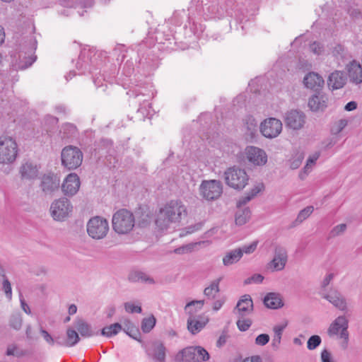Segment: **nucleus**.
<instances>
[{
	"label": "nucleus",
	"instance_id": "obj_49",
	"mask_svg": "<svg viewBox=\"0 0 362 362\" xmlns=\"http://www.w3.org/2000/svg\"><path fill=\"white\" fill-rule=\"evenodd\" d=\"M252 325V321L250 319L244 317H238L237 321V326L240 331H246Z\"/></svg>",
	"mask_w": 362,
	"mask_h": 362
},
{
	"label": "nucleus",
	"instance_id": "obj_48",
	"mask_svg": "<svg viewBox=\"0 0 362 362\" xmlns=\"http://www.w3.org/2000/svg\"><path fill=\"white\" fill-rule=\"evenodd\" d=\"M197 362L204 361L209 358V354L206 349L201 346L194 347Z\"/></svg>",
	"mask_w": 362,
	"mask_h": 362
},
{
	"label": "nucleus",
	"instance_id": "obj_3",
	"mask_svg": "<svg viewBox=\"0 0 362 362\" xmlns=\"http://www.w3.org/2000/svg\"><path fill=\"white\" fill-rule=\"evenodd\" d=\"M112 223V228L117 233L127 234L133 229L135 219L132 212L122 209L114 214Z\"/></svg>",
	"mask_w": 362,
	"mask_h": 362
},
{
	"label": "nucleus",
	"instance_id": "obj_39",
	"mask_svg": "<svg viewBox=\"0 0 362 362\" xmlns=\"http://www.w3.org/2000/svg\"><path fill=\"white\" fill-rule=\"evenodd\" d=\"M6 354L8 356H13L20 358L27 355V351L18 349L16 344H12L7 346Z\"/></svg>",
	"mask_w": 362,
	"mask_h": 362
},
{
	"label": "nucleus",
	"instance_id": "obj_16",
	"mask_svg": "<svg viewBox=\"0 0 362 362\" xmlns=\"http://www.w3.org/2000/svg\"><path fill=\"white\" fill-rule=\"evenodd\" d=\"M80 185L79 177L76 173H70L64 179L62 189L65 195L72 197L78 191Z\"/></svg>",
	"mask_w": 362,
	"mask_h": 362
},
{
	"label": "nucleus",
	"instance_id": "obj_62",
	"mask_svg": "<svg viewBox=\"0 0 362 362\" xmlns=\"http://www.w3.org/2000/svg\"><path fill=\"white\" fill-rule=\"evenodd\" d=\"M349 15L354 18H359L362 16L361 12L356 8H350L348 10Z\"/></svg>",
	"mask_w": 362,
	"mask_h": 362
},
{
	"label": "nucleus",
	"instance_id": "obj_34",
	"mask_svg": "<svg viewBox=\"0 0 362 362\" xmlns=\"http://www.w3.org/2000/svg\"><path fill=\"white\" fill-rule=\"evenodd\" d=\"M332 54L338 61L341 60L342 62L351 57L348 51L341 45H337L334 47Z\"/></svg>",
	"mask_w": 362,
	"mask_h": 362
},
{
	"label": "nucleus",
	"instance_id": "obj_10",
	"mask_svg": "<svg viewBox=\"0 0 362 362\" xmlns=\"http://www.w3.org/2000/svg\"><path fill=\"white\" fill-rule=\"evenodd\" d=\"M200 194L207 200L218 198L223 192L222 184L219 180H204L199 186Z\"/></svg>",
	"mask_w": 362,
	"mask_h": 362
},
{
	"label": "nucleus",
	"instance_id": "obj_21",
	"mask_svg": "<svg viewBox=\"0 0 362 362\" xmlns=\"http://www.w3.org/2000/svg\"><path fill=\"white\" fill-rule=\"evenodd\" d=\"M327 95L323 93L318 92L309 99L308 106L312 111H323L327 106Z\"/></svg>",
	"mask_w": 362,
	"mask_h": 362
},
{
	"label": "nucleus",
	"instance_id": "obj_30",
	"mask_svg": "<svg viewBox=\"0 0 362 362\" xmlns=\"http://www.w3.org/2000/svg\"><path fill=\"white\" fill-rule=\"evenodd\" d=\"M251 217V211L249 208H239L235 216V222L237 226L245 224Z\"/></svg>",
	"mask_w": 362,
	"mask_h": 362
},
{
	"label": "nucleus",
	"instance_id": "obj_6",
	"mask_svg": "<svg viewBox=\"0 0 362 362\" xmlns=\"http://www.w3.org/2000/svg\"><path fill=\"white\" fill-rule=\"evenodd\" d=\"M83 158L81 149L71 145L65 146L61 153L62 164L69 170L78 168L83 162Z\"/></svg>",
	"mask_w": 362,
	"mask_h": 362
},
{
	"label": "nucleus",
	"instance_id": "obj_59",
	"mask_svg": "<svg viewBox=\"0 0 362 362\" xmlns=\"http://www.w3.org/2000/svg\"><path fill=\"white\" fill-rule=\"evenodd\" d=\"M252 198L250 197L249 194H246L245 196L241 197L237 203V206L240 208L242 206L245 205L247 202H249Z\"/></svg>",
	"mask_w": 362,
	"mask_h": 362
},
{
	"label": "nucleus",
	"instance_id": "obj_1",
	"mask_svg": "<svg viewBox=\"0 0 362 362\" xmlns=\"http://www.w3.org/2000/svg\"><path fill=\"white\" fill-rule=\"evenodd\" d=\"M187 215V209L180 200H171L159 210L156 219V226L161 230L166 229L173 223H178L182 216Z\"/></svg>",
	"mask_w": 362,
	"mask_h": 362
},
{
	"label": "nucleus",
	"instance_id": "obj_46",
	"mask_svg": "<svg viewBox=\"0 0 362 362\" xmlns=\"http://www.w3.org/2000/svg\"><path fill=\"white\" fill-rule=\"evenodd\" d=\"M321 342H322V339L320 336L313 335L308 340L307 348L309 350H314L317 346H320Z\"/></svg>",
	"mask_w": 362,
	"mask_h": 362
},
{
	"label": "nucleus",
	"instance_id": "obj_25",
	"mask_svg": "<svg viewBox=\"0 0 362 362\" xmlns=\"http://www.w3.org/2000/svg\"><path fill=\"white\" fill-rule=\"evenodd\" d=\"M80 340L78 334L72 329L66 330V339H61L60 337L56 338V344L59 346L71 347L75 346Z\"/></svg>",
	"mask_w": 362,
	"mask_h": 362
},
{
	"label": "nucleus",
	"instance_id": "obj_47",
	"mask_svg": "<svg viewBox=\"0 0 362 362\" xmlns=\"http://www.w3.org/2000/svg\"><path fill=\"white\" fill-rule=\"evenodd\" d=\"M124 308L126 312L129 313H141L142 311L141 303L135 305L132 302H127L124 304Z\"/></svg>",
	"mask_w": 362,
	"mask_h": 362
},
{
	"label": "nucleus",
	"instance_id": "obj_24",
	"mask_svg": "<svg viewBox=\"0 0 362 362\" xmlns=\"http://www.w3.org/2000/svg\"><path fill=\"white\" fill-rule=\"evenodd\" d=\"M19 173L22 180H33L38 175V169L36 165L27 162L22 164Z\"/></svg>",
	"mask_w": 362,
	"mask_h": 362
},
{
	"label": "nucleus",
	"instance_id": "obj_63",
	"mask_svg": "<svg viewBox=\"0 0 362 362\" xmlns=\"http://www.w3.org/2000/svg\"><path fill=\"white\" fill-rule=\"evenodd\" d=\"M243 362H262V360L259 356H253L252 357L246 358Z\"/></svg>",
	"mask_w": 362,
	"mask_h": 362
},
{
	"label": "nucleus",
	"instance_id": "obj_11",
	"mask_svg": "<svg viewBox=\"0 0 362 362\" xmlns=\"http://www.w3.org/2000/svg\"><path fill=\"white\" fill-rule=\"evenodd\" d=\"M288 262V253L285 247L278 245L274 251L272 259L267 263V268L271 272L282 271Z\"/></svg>",
	"mask_w": 362,
	"mask_h": 362
},
{
	"label": "nucleus",
	"instance_id": "obj_42",
	"mask_svg": "<svg viewBox=\"0 0 362 362\" xmlns=\"http://www.w3.org/2000/svg\"><path fill=\"white\" fill-rule=\"evenodd\" d=\"M23 319L19 313H14L11 316L9 325L15 330H20L22 327Z\"/></svg>",
	"mask_w": 362,
	"mask_h": 362
},
{
	"label": "nucleus",
	"instance_id": "obj_36",
	"mask_svg": "<svg viewBox=\"0 0 362 362\" xmlns=\"http://www.w3.org/2000/svg\"><path fill=\"white\" fill-rule=\"evenodd\" d=\"M76 328L82 337H90L95 334V333L91 330L89 325L83 320L77 322Z\"/></svg>",
	"mask_w": 362,
	"mask_h": 362
},
{
	"label": "nucleus",
	"instance_id": "obj_5",
	"mask_svg": "<svg viewBox=\"0 0 362 362\" xmlns=\"http://www.w3.org/2000/svg\"><path fill=\"white\" fill-rule=\"evenodd\" d=\"M224 180L230 187L241 190L247 185L249 176L244 169L231 167L225 171Z\"/></svg>",
	"mask_w": 362,
	"mask_h": 362
},
{
	"label": "nucleus",
	"instance_id": "obj_26",
	"mask_svg": "<svg viewBox=\"0 0 362 362\" xmlns=\"http://www.w3.org/2000/svg\"><path fill=\"white\" fill-rule=\"evenodd\" d=\"M264 303L270 309H277L284 305L280 295L276 293H268L264 298Z\"/></svg>",
	"mask_w": 362,
	"mask_h": 362
},
{
	"label": "nucleus",
	"instance_id": "obj_4",
	"mask_svg": "<svg viewBox=\"0 0 362 362\" xmlns=\"http://www.w3.org/2000/svg\"><path fill=\"white\" fill-rule=\"evenodd\" d=\"M18 153V144L13 137L0 136V164H11L16 160Z\"/></svg>",
	"mask_w": 362,
	"mask_h": 362
},
{
	"label": "nucleus",
	"instance_id": "obj_38",
	"mask_svg": "<svg viewBox=\"0 0 362 362\" xmlns=\"http://www.w3.org/2000/svg\"><path fill=\"white\" fill-rule=\"evenodd\" d=\"M156 320L153 315L142 320L141 328L145 333H148L156 325Z\"/></svg>",
	"mask_w": 362,
	"mask_h": 362
},
{
	"label": "nucleus",
	"instance_id": "obj_55",
	"mask_svg": "<svg viewBox=\"0 0 362 362\" xmlns=\"http://www.w3.org/2000/svg\"><path fill=\"white\" fill-rule=\"evenodd\" d=\"M257 245V243L256 242H253L251 244H250L249 245H245V246H243V247L238 248V249L240 250V252L242 253V256H243L244 253H245V254L252 253L256 250Z\"/></svg>",
	"mask_w": 362,
	"mask_h": 362
},
{
	"label": "nucleus",
	"instance_id": "obj_23",
	"mask_svg": "<svg viewBox=\"0 0 362 362\" xmlns=\"http://www.w3.org/2000/svg\"><path fill=\"white\" fill-rule=\"evenodd\" d=\"M176 362H197L194 346L187 347L179 351L175 357Z\"/></svg>",
	"mask_w": 362,
	"mask_h": 362
},
{
	"label": "nucleus",
	"instance_id": "obj_40",
	"mask_svg": "<svg viewBox=\"0 0 362 362\" xmlns=\"http://www.w3.org/2000/svg\"><path fill=\"white\" fill-rule=\"evenodd\" d=\"M76 132V126L71 123L63 124L60 129V133L62 134V138H69L74 136Z\"/></svg>",
	"mask_w": 362,
	"mask_h": 362
},
{
	"label": "nucleus",
	"instance_id": "obj_60",
	"mask_svg": "<svg viewBox=\"0 0 362 362\" xmlns=\"http://www.w3.org/2000/svg\"><path fill=\"white\" fill-rule=\"evenodd\" d=\"M151 108V104L148 102L144 103L142 106L138 109V112L141 113L144 117L149 114L148 110L146 107Z\"/></svg>",
	"mask_w": 362,
	"mask_h": 362
},
{
	"label": "nucleus",
	"instance_id": "obj_43",
	"mask_svg": "<svg viewBox=\"0 0 362 362\" xmlns=\"http://www.w3.org/2000/svg\"><path fill=\"white\" fill-rule=\"evenodd\" d=\"M334 277V274L333 273H327L322 279L320 284V292L319 293H323L325 291H328L327 288L329 284L332 282Z\"/></svg>",
	"mask_w": 362,
	"mask_h": 362
},
{
	"label": "nucleus",
	"instance_id": "obj_54",
	"mask_svg": "<svg viewBox=\"0 0 362 362\" xmlns=\"http://www.w3.org/2000/svg\"><path fill=\"white\" fill-rule=\"evenodd\" d=\"M269 341V336L267 334H261L255 339V344L259 346H264Z\"/></svg>",
	"mask_w": 362,
	"mask_h": 362
},
{
	"label": "nucleus",
	"instance_id": "obj_12",
	"mask_svg": "<svg viewBox=\"0 0 362 362\" xmlns=\"http://www.w3.org/2000/svg\"><path fill=\"white\" fill-rule=\"evenodd\" d=\"M259 130L266 138H276L282 131V123L278 119L270 117L261 123Z\"/></svg>",
	"mask_w": 362,
	"mask_h": 362
},
{
	"label": "nucleus",
	"instance_id": "obj_41",
	"mask_svg": "<svg viewBox=\"0 0 362 362\" xmlns=\"http://www.w3.org/2000/svg\"><path fill=\"white\" fill-rule=\"evenodd\" d=\"M245 126L247 130V133L253 136L257 132V122L252 117H248L245 119Z\"/></svg>",
	"mask_w": 362,
	"mask_h": 362
},
{
	"label": "nucleus",
	"instance_id": "obj_17",
	"mask_svg": "<svg viewBox=\"0 0 362 362\" xmlns=\"http://www.w3.org/2000/svg\"><path fill=\"white\" fill-rule=\"evenodd\" d=\"M59 185L60 179L57 175L48 174L42 177L40 187L44 193L50 194L59 189Z\"/></svg>",
	"mask_w": 362,
	"mask_h": 362
},
{
	"label": "nucleus",
	"instance_id": "obj_28",
	"mask_svg": "<svg viewBox=\"0 0 362 362\" xmlns=\"http://www.w3.org/2000/svg\"><path fill=\"white\" fill-rule=\"evenodd\" d=\"M242 258V253L239 249H235L228 252L223 257L224 266H230L237 263Z\"/></svg>",
	"mask_w": 362,
	"mask_h": 362
},
{
	"label": "nucleus",
	"instance_id": "obj_22",
	"mask_svg": "<svg viewBox=\"0 0 362 362\" xmlns=\"http://www.w3.org/2000/svg\"><path fill=\"white\" fill-rule=\"evenodd\" d=\"M346 82V77L343 71H334L330 74L327 78V85L332 90L343 88Z\"/></svg>",
	"mask_w": 362,
	"mask_h": 362
},
{
	"label": "nucleus",
	"instance_id": "obj_13",
	"mask_svg": "<svg viewBox=\"0 0 362 362\" xmlns=\"http://www.w3.org/2000/svg\"><path fill=\"white\" fill-rule=\"evenodd\" d=\"M245 154L248 162L253 165L262 166L267 162L266 152L256 146H247L245 149Z\"/></svg>",
	"mask_w": 362,
	"mask_h": 362
},
{
	"label": "nucleus",
	"instance_id": "obj_9",
	"mask_svg": "<svg viewBox=\"0 0 362 362\" xmlns=\"http://www.w3.org/2000/svg\"><path fill=\"white\" fill-rule=\"evenodd\" d=\"M71 202L65 197L54 200L50 206V214L55 221H62L67 218L72 211Z\"/></svg>",
	"mask_w": 362,
	"mask_h": 362
},
{
	"label": "nucleus",
	"instance_id": "obj_32",
	"mask_svg": "<svg viewBox=\"0 0 362 362\" xmlns=\"http://www.w3.org/2000/svg\"><path fill=\"white\" fill-rule=\"evenodd\" d=\"M122 329L132 338L139 341H141L139 339L141 334L139 329L129 320H127L124 322V327Z\"/></svg>",
	"mask_w": 362,
	"mask_h": 362
},
{
	"label": "nucleus",
	"instance_id": "obj_50",
	"mask_svg": "<svg viewBox=\"0 0 362 362\" xmlns=\"http://www.w3.org/2000/svg\"><path fill=\"white\" fill-rule=\"evenodd\" d=\"M311 52L316 55H320L324 52V47L318 42H313L309 46Z\"/></svg>",
	"mask_w": 362,
	"mask_h": 362
},
{
	"label": "nucleus",
	"instance_id": "obj_15",
	"mask_svg": "<svg viewBox=\"0 0 362 362\" xmlns=\"http://www.w3.org/2000/svg\"><path fill=\"white\" fill-rule=\"evenodd\" d=\"M320 295L340 310L346 309V300L337 289L330 288L328 291L321 293Z\"/></svg>",
	"mask_w": 362,
	"mask_h": 362
},
{
	"label": "nucleus",
	"instance_id": "obj_35",
	"mask_svg": "<svg viewBox=\"0 0 362 362\" xmlns=\"http://www.w3.org/2000/svg\"><path fill=\"white\" fill-rule=\"evenodd\" d=\"M122 329V325L118 323H114L110 326L105 327L101 330V334L107 337L116 335Z\"/></svg>",
	"mask_w": 362,
	"mask_h": 362
},
{
	"label": "nucleus",
	"instance_id": "obj_27",
	"mask_svg": "<svg viewBox=\"0 0 362 362\" xmlns=\"http://www.w3.org/2000/svg\"><path fill=\"white\" fill-rule=\"evenodd\" d=\"M153 358L157 362H164L165 359V347L163 343L156 341L152 345Z\"/></svg>",
	"mask_w": 362,
	"mask_h": 362
},
{
	"label": "nucleus",
	"instance_id": "obj_19",
	"mask_svg": "<svg viewBox=\"0 0 362 362\" xmlns=\"http://www.w3.org/2000/svg\"><path fill=\"white\" fill-rule=\"evenodd\" d=\"M238 317H245L253 310V302L250 295H244L238 301L235 308Z\"/></svg>",
	"mask_w": 362,
	"mask_h": 362
},
{
	"label": "nucleus",
	"instance_id": "obj_61",
	"mask_svg": "<svg viewBox=\"0 0 362 362\" xmlns=\"http://www.w3.org/2000/svg\"><path fill=\"white\" fill-rule=\"evenodd\" d=\"M20 302H21V307L22 310L26 314L30 315L31 314L30 309L28 305L25 303V301L21 294L20 295Z\"/></svg>",
	"mask_w": 362,
	"mask_h": 362
},
{
	"label": "nucleus",
	"instance_id": "obj_20",
	"mask_svg": "<svg viewBox=\"0 0 362 362\" xmlns=\"http://www.w3.org/2000/svg\"><path fill=\"white\" fill-rule=\"evenodd\" d=\"M303 83L307 88L317 91L323 87L325 81L319 74L311 71L304 76Z\"/></svg>",
	"mask_w": 362,
	"mask_h": 362
},
{
	"label": "nucleus",
	"instance_id": "obj_2",
	"mask_svg": "<svg viewBox=\"0 0 362 362\" xmlns=\"http://www.w3.org/2000/svg\"><path fill=\"white\" fill-rule=\"evenodd\" d=\"M204 304V300H192L188 303L185 307V310L188 314L187 319V329L192 334L199 333L208 323L209 319L204 315H195L194 312L191 310L193 305H197L199 309H202Z\"/></svg>",
	"mask_w": 362,
	"mask_h": 362
},
{
	"label": "nucleus",
	"instance_id": "obj_31",
	"mask_svg": "<svg viewBox=\"0 0 362 362\" xmlns=\"http://www.w3.org/2000/svg\"><path fill=\"white\" fill-rule=\"evenodd\" d=\"M222 278L220 277L214 281H213L211 284L205 288L204 290V294L207 298L210 299H214L216 298V295L219 293V284L221 281Z\"/></svg>",
	"mask_w": 362,
	"mask_h": 362
},
{
	"label": "nucleus",
	"instance_id": "obj_44",
	"mask_svg": "<svg viewBox=\"0 0 362 362\" xmlns=\"http://www.w3.org/2000/svg\"><path fill=\"white\" fill-rule=\"evenodd\" d=\"M304 158V155L303 153L298 152L296 153L292 158L289 160L290 168L293 170L297 169L300 167L302 163V161Z\"/></svg>",
	"mask_w": 362,
	"mask_h": 362
},
{
	"label": "nucleus",
	"instance_id": "obj_8",
	"mask_svg": "<svg viewBox=\"0 0 362 362\" xmlns=\"http://www.w3.org/2000/svg\"><path fill=\"white\" fill-rule=\"evenodd\" d=\"M349 322L344 316H339L329 325L327 334L329 337L339 335L343 339L341 346L346 349L349 343Z\"/></svg>",
	"mask_w": 362,
	"mask_h": 362
},
{
	"label": "nucleus",
	"instance_id": "obj_58",
	"mask_svg": "<svg viewBox=\"0 0 362 362\" xmlns=\"http://www.w3.org/2000/svg\"><path fill=\"white\" fill-rule=\"evenodd\" d=\"M264 189V185L262 183H259L255 185L251 190L247 193L250 195L252 198H254L259 192L262 191Z\"/></svg>",
	"mask_w": 362,
	"mask_h": 362
},
{
	"label": "nucleus",
	"instance_id": "obj_14",
	"mask_svg": "<svg viewBox=\"0 0 362 362\" xmlns=\"http://www.w3.org/2000/svg\"><path fill=\"white\" fill-rule=\"evenodd\" d=\"M284 122L287 127L298 130L304 126L305 115L301 111L291 110L285 114Z\"/></svg>",
	"mask_w": 362,
	"mask_h": 362
},
{
	"label": "nucleus",
	"instance_id": "obj_57",
	"mask_svg": "<svg viewBox=\"0 0 362 362\" xmlns=\"http://www.w3.org/2000/svg\"><path fill=\"white\" fill-rule=\"evenodd\" d=\"M40 333L42 335L44 339L49 344L53 346L56 343V339H54L53 337L45 329H41Z\"/></svg>",
	"mask_w": 362,
	"mask_h": 362
},
{
	"label": "nucleus",
	"instance_id": "obj_64",
	"mask_svg": "<svg viewBox=\"0 0 362 362\" xmlns=\"http://www.w3.org/2000/svg\"><path fill=\"white\" fill-rule=\"evenodd\" d=\"M357 107V104L356 102L354 101H351V102H349L346 105H345V110L346 111H352L355 109H356Z\"/></svg>",
	"mask_w": 362,
	"mask_h": 362
},
{
	"label": "nucleus",
	"instance_id": "obj_56",
	"mask_svg": "<svg viewBox=\"0 0 362 362\" xmlns=\"http://www.w3.org/2000/svg\"><path fill=\"white\" fill-rule=\"evenodd\" d=\"M194 245L189 244L175 249L174 252L182 255L191 252L193 250Z\"/></svg>",
	"mask_w": 362,
	"mask_h": 362
},
{
	"label": "nucleus",
	"instance_id": "obj_45",
	"mask_svg": "<svg viewBox=\"0 0 362 362\" xmlns=\"http://www.w3.org/2000/svg\"><path fill=\"white\" fill-rule=\"evenodd\" d=\"M319 157L320 153L315 152L308 158L306 165L304 167V172L305 174H308L311 171L312 166L315 164V162L319 158Z\"/></svg>",
	"mask_w": 362,
	"mask_h": 362
},
{
	"label": "nucleus",
	"instance_id": "obj_18",
	"mask_svg": "<svg viewBox=\"0 0 362 362\" xmlns=\"http://www.w3.org/2000/svg\"><path fill=\"white\" fill-rule=\"evenodd\" d=\"M350 82L358 85L362 83V66L356 60H352L346 66Z\"/></svg>",
	"mask_w": 362,
	"mask_h": 362
},
{
	"label": "nucleus",
	"instance_id": "obj_37",
	"mask_svg": "<svg viewBox=\"0 0 362 362\" xmlns=\"http://www.w3.org/2000/svg\"><path fill=\"white\" fill-rule=\"evenodd\" d=\"M314 211V207L313 206H308L298 213L295 221V225H298L303 223L305 219H307L311 214Z\"/></svg>",
	"mask_w": 362,
	"mask_h": 362
},
{
	"label": "nucleus",
	"instance_id": "obj_33",
	"mask_svg": "<svg viewBox=\"0 0 362 362\" xmlns=\"http://www.w3.org/2000/svg\"><path fill=\"white\" fill-rule=\"evenodd\" d=\"M285 325H276L273 328L274 333V337L272 341V347L274 350H278L281 344V336L285 329Z\"/></svg>",
	"mask_w": 362,
	"mask_h": 362
},
{
	"label": "nucleus",
	"instance_id": "obj_29",
	"mask_svg": "<svg viewBox=\"0 0 362 362\" xmlns=\"http://www.w3.org/2000/svg\"><path fill=\"white\" fill-rule=\"evenodd\" d=\"M129 279L132 282L154 284V280L146 273L141 271H133L129 274Z\"/></svg>",
	"mask_w": 362,
	"mask_h": 362
},
{
	"label": "nucleus",
	"instance_id": "obj_52",
	"mask_svg": "<svg viewBox=\"0 0 362 362\" xmlns=\"http://www.w3.org/2000/svg\"><path fill=\"white\" fill-rule=\"evenodd\" d=\"M3 289L8 299L11 300L12 298V288L11 283L7 279H5L3 281Z\"/></svg>",
	"mask_w": 362,
	"mask_h": 362
},
{
	"label": "nucleus",
	"instance_id": "obj_51",
	"mask_svg": "<svg viewBox=\"0 0 362 362\" xmlns=\"http://www.w3.org/2000/svg\"><path fill=\"white\" fill-rule=\"evenodd\" d=\"M346 230V225L345 223H341L334 227L330 231V237H336L341 235Z\"/></svg>",
	"mask_w": 362,
	"mask_h": 362
},
{
	"label": "nucleus",
	"instance_id": "obj_53",
	"mask_svg": "<svg viewBox=\"0 0 362 362\" xmlns=\"http://www.w3.org/2000/svg\"><path fill=\"white\" fill-rule=\"evenodd\" d=\"M264 280V276L259 274H255L252 275L251 277H249L245 280V284H249L251 283L259 284L262 283Z\"/></svg>",
	"mask_w": 362,
	"mask_h": 362
},
{
	"label": "nucleus",
	"instance_id": "obj_7",
	"mask_svg": "<svg viewBox=\"0 0 362 362\" xmlns=\"http://www.w3.org/2000/svg\"><path fill=\"white\" fill-rule=\"evenodd\" d=\"M86 230L88 235L95 240L104 238L109 231L108 221L100 216H94L87 223Z\"/></svg>",
	"mask_w": 362,
	"mask_h": 362
}]
</instances>
